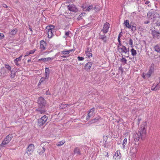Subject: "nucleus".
Masks as SVG:
<instances>
[{
    "label": "nucleus",
    "instance_id": "nucleus-1",
    "mask_svg": "<svg viewBox=\"0 0 160 160\" xmlns=\"http://www.w3.org/2000/svg\"><path fill=\"white\" fill-rule=\"evenodd\" d=\"M147 126V125L146 121H144L142 122L140 126L139 132L140 134V137H141V138L145 137L146 135Z\"/></svg>",
    "mask_w": 160,
    "mask_h": 160
},
{
    "label": "nucleus",
    "instance_id": "nucleus-2",
    "mask_svg": "<svg viewBox=\"0 0 160 160\" xmlns=\"http://www.w3.org/2000/svg\"><path fill=\"white\" fill-rule=\"evenodd\" d=\"M55 26L53 25H49L47 26L46 30L47 32L48 37L50 38L53 36L52 32L54 30Z\"/></svg>",
    "mask_w": 160,
    "mask_h": 160
},
{
    "label": "nucleus",
    "instance_id": "nucleus-3",
    "mask_svg": "<svg viewBox=\"0 0 160 160\" xmlns=\"http://www.w3.org/2000/svg\"><path fill=\"white\" fill-rule=\"evenodd\" d=\"M13 137L12 134H9L7 135L2 141L0 146L4 147L5 145L8 144L11 141Z\"/></svg>",
    "mask_w": 160,
    "mask_h": 160
},
{
    "label": "nucleus",
    "instance_id": "nucleus-4",
    "mask_svg": "<svg viewBox=\"0 0 160 160\" xmlns=\"http://www.w3.org/2000/svg\"><path fill=\"white\" fill-rule=\"evenodd\" d=\"M48 118V117L46 115H44L42 117L40 118L38 120V125L40 127L43 126L46 122Z\"/></svg>",
    "mask_w": 160,
    "mask_h": 160
},
{
    "label": "nucleus",
    "instance_id": "nucleus-5",
    "mask_svg": "<svg viewBox=\"0 0 160 160\" xmlns=\"http://www.w3.org/2000/svg\"><path fill=\"white\" fill-rule=\"evenodd\" d=\"M35 149L34 145L33 144H29L27 148L26 153L28 156L32 155Z\"/></svg>",
    "mask_w": 160,
    "mask_h": 160
},
{
    "label": "nucleus",
    "instance_id": "nucleus-6",
    "mask_svg": "<svg viewBox=\"0 0 160 160\" xmlns=\"http://www.w3.org/2000/svg\"><path fill=\"white\" fill-rule=\"evenodd\" d=\"M38 105L39 108H44L46 104L45 101L43 98L42 97H39L38 100Z\"/></svg>",
    "mask_w": 160,
    "mask_h": 160
},
{
    "label": "nucleus",
    "instance_id": "nucleus-7",
    "mask_svg": "<svg viewBox=\"0 0 160 160\" xmlns=\"http://www.w3.org/2000/svg\"><path fill=\"white\" fill-rule=\"evenodd\" d=\"M118 51L121 54L123 53H127L129 52V49L127 48L126 47L123 45L118 49Z\"/></svg>",
    "mask_w": 160,
    "mask_h": 160
},
{
    "label": "nucleus",
    "instance_id": "nucleus-8",
    "mask_svg": "<svg viewBox=\"0 0 160 160\" xmlns=\"http://www.w3.org/2000/svg\"><path fill=\"white\" fill-rule=\"evenodd\" d=\"M109 27L110 25L109 23L107 22L104 24L103 28L102 29L101 31L103 32V33H106L108 32Z\"/></svg>",
    "mask_w": 160,
    "mask_h": 160
},
{
    "label": "nucleus",
    "instance_id": "nucleus-9",
    "mask_svg": "<svg viewBox=\"0 0 160 160\" xmlns=\"http://www.w3.org/2000/svg\"><path fill=\"white\" fill-rule=\"evenodd\" d=\"M47 45V43L44 40H42L40 42V49L42 51L46 49Z\"/></svg>",
    "mask_w": 160,
    "mask_h": 160
},
{
    "label": "nucleus",
    "instance_id": "nucleus-10",
    "mask_svg": "<svg viewBox=\"0 0 160 160\" xmlns=\"http://www.w3.org/2000/svg\"><path fill=\"white\" fill-rule=\"evenodd\" d=\"M68 9L71 11L76 12L78 10L76 6L73 4L69 5L67 6Z\"/></svg>",
    "mask_w": 160,
    "mask_h": 160
},
{
    "label": "nucleus",
    "instance_id": "nucleus-11",
    "mask_svg": "<svg viewBox=\"0 0 160 160\" xmlns=\"http://www.w3.org/2000/svg\"><path fill=\"white\" fill-rule=\"evenodd\" d=\"M36 112L38 114H44L46 112V110L43 108H39L36 110Z\"/></svg>",
    "mask_w": 160,
    "mask_h": 160
},
{
    "label": "nucleus",
    "instance_id": "nucleus-12",
    "mask_svg": "<svg viewBox=\"0 0 160 160\" xmlns=\"http://www.w3.org/2000/svg\"><path fill=\"white\" fill-rule=\"evenodd\" d=\"M18 30L17 28H14L9 33L10 37H14L15 35L18 32Z\"/></svg>",
    "mask_w": 160,
    "mask_h": 160
},
{
    "label": "nucleus",
    "instance_id": "nucleus-13",
    "mask_svg": "<svg viewBox=\"0 0 160 160\" xmlns=\"http://www.w3.org/2000/svg\"><path fill=\"white\" fill-rule=\"evenodd\" d=\"M121 154L120 151L119 150L117 151L115 153L113 156V158L116 160H118L120 159L121 157Z\"/></svg>",
    "mask_w": 160,
    "mask_h": 160
},
{
    "label": "nucleus",
    "instance_id": "nucleus-14",
    "mask_svg": "<svg viewBox=\"0 0 160 160\" xmlns=\"http://www.w3.org/2000/svg\"><path fill=\"white\" fill-rule=\"evenodd\" d=\"M45 150V148L42 146H40L39 147L38 149V152L40 155H42L44 152Z\"/></svg>",
    "mask_w": 160,
    "mask_h": 160
},
{
    "label": "nucleus",
    "instance_id": "nucleus-15",
    "mask_svg": "<svg viewBox=\"0 0 160 160\" xmlns=\"http://www.w3.org/2000/svg\"><path fill=\"white\" fill-rule=\"evenodd\" d=\"M95 110L94 108L91 109L88 113V116L87 117V118L89 119L91 116H92L93 115L94 112Z\"/></svg>",
    "mask_w": 160,
    "mask_h": 160
},
{
    "label": "nucleus",
    "instance_id": "nucleus-16",
    "mask_svg": "<svg viewBox=\"0 0 160 160\" xmlns=\"http://www.w3.org/2000/svg\"><path fill=\"white\" fill-rule=\"evenodd\" d=\"M92 51L91 50H89L88 48L87 50L85 51V53L87 57L90 58V57H92V54L91 53Z\"/></svg>",
    "mask_w": 160,
    "mask_h": 160
},
{
    "label": "nucleus",
    "instance_id": "nucleus-17",
    "mask_svg": "<svg viewBox=\"0 0 160 160\" xmlns=\"http://www.w3.org/2000/svg\"><path fill=\"white\" fill-rule=\"evenodd\" d=\"M22 55H21L19 57L17 58L14 60V62L16 65L18 66L19 65L18 62L20 61L21 60Z\"/></svg>",
    "mask_w": 160,
    "mask_h": 160
},
{
    "label": "nucleus",
    "instance_id": "nucleus-18",
    "mask_svg": "<svg viewBox=\"0 0 160 160\" xmlns=\"http://www.w3.org/2000/svg\"><path fill=\"white\" fill-rule=\"evenodd\" d=\"M96 8V6H95L94 7L92 5H90L87 8H86L85 10L86 11H90L91 10L95 9Z\"/></svg>",
    "mask_w": 160,
    "mask_h": 160
},
{
    "label": "nucleus",
    "instance_id": "nucleus-19",
    "mask_svg": "<svg viewBox=\"0 0 160 160\" xmlns=\"http://www.w3.org/2000/svg\"><path fill=\"white\" fill-rule=\"evenodd\" d=\"M72 49H70L68 50L65 49L64 50L61 51V52L62 54L63 55H68L69 54L70 52H72Z\"/></svg>",
    "mask_w": 160,
    "mask_h": 160
},
{
    "label": "nucleus",
    "instance_id": "nucleus-20",
    "mask_svg": "<svg viewBox=\"0 0 160 160\" xmlns=\"http://www.w3.org/2000/svg\"><path fill=\"white\" fill-rule=\"evenodd\" d=\"M99 38L100 39L102 40L104 42H106L107 41V38L106 36L104 34V35H101L100 33Z\"/></svg>",
    "mask_w": 160,
    "mask_h": 160
},
{
    "label": "nucleus",
    "instance_id": "nucleus-21",
    "mask_svg": "<svg viewBox=\"0 0 160 160\" xmlns=\"http://www.w3.org/2000/svg\"><path fill=\"white\" fill-rule=\"evenodd\" d=\"M133 139L135 142H138L139 139V137L138 133H135L133 136Z\"/></svg>",
    "mask_w": 160,
    "mask_h": 160
},
{
    "label": "nucleus",
    "instance_id": "nucleus-22",
    "mask_svg": "<svg viewBox=\"0 0 160 160\" xmlns=\"http://www.w3.org/2000/svg\"><path fill=\"white\" fill-rule=\"evenodd\" d=\"M126 27L129 29L131 28V25L129 24V21L128 20H126L124 23Z\"/></svg>",
    "mask_w": 160,
    "mask_h": 160
},
{
    "label": "nucleus",
    "instance_id": "nucleus-23",
    "mask_svg": "<svg viewBox=\"0 0 160 160\" xmlns=\"http://www.w3.org/2000/svg\"><path fill=\"white\" fill-rule=\"evenodd\" d=\"M70 106V105L64 104L63 103H61L59 106V108L60 109H62L65 108L68 106Z\"/></svg>",
    "mask_w": 160,
    "mask_h": 160
},
{
    "label": "nucleus",
    "instance_id": "nucleus-24",
    "mask_svg": "<svg viewBox=\"0 0 160 160\" xmlns=\"http://www.w3.org/2000/svg\"><path fill=\"white\" fill-rule=\"evenodd\" d=\"M74 154H76L77 155H80V151L79 148L77 147L75 148L74 151Z\"/></svg>",
    "mask_w": 160,
    "mask_h": 160
},
{
    "label": "nucleus",
    "instance_id": "nucleus-25",
    "mask_svg": "<svg viewBox=\"0 0 160 160\" xmlns=\"http://www.w3.org/2000/svg\"><path fill=\"white\" fill-rule=\"evenodd\" d=\"M54 58V57H48L44 58V62H46L52 61Z\"/></svg>",
    "mask_w": 160,
    "mask_h": 160
},
{
    "label": "nucleus",
    "instance_id": "nucleus-26",
    "mask_svg": "<svg viewBox=\"0 0 160 160\" xmlns=\"http://www.w3.org/2000/svg\"><path fill=\"white\" fill-rule=\"evenodd\" d=\"M45 76H46L47 78H48L50 74V70L49 68H46L45 70Z\"/></svg>",
    "mask_w": 160,
    "mask_h": 160
},
{
    "label": "nucleus",
    "instance_id": "nucleus-27",
    "mask_svg": "<svg viewBox=\"0 0 160 160\" xmlns=\"http://www.w3.org/2000/svg\"><path fill=\"white\" fill-rule=\"evenodd\" d=\"M127 143V138H125L124 139L123 142H122V148H125L126 147V145Z\"/></svg>",
    "mask_w": 160,
    "mask_h": 160
},
{
    "label": "nucleus",
    "instance_id": "nucleus-28",
    "mask_svg": "<svg viewBox=\"0 0 160 160\" xmlns=\"http://www.w3.org/2000/svg\"><path fill=\"white\" fill-rule=\"evenodd\" d=\"M154 50L157 52L160 53V47L158 45H156L154 48Z\"/></svg>",
    "mask_w": 160,
    "mask_h": 160
},
{
    "label": "nucleus",
    "instance_id": "nucleus-29",
    "mask_svg": "<svg viewBox=\"0 0 160 160\" xmlns=\"http://www.w3.org/2000/svg\"><path fill=\"white\" fill-rule=\"evenodd\" d=\"M131 52L132 55L133 56H135L137 54L136 51L133 48H132L131 49Z\"/></svg>",
    "mask_w": 160,
    "mask_h": 160
},
{
    "label": "nucleus",
    "instance_id": "nucleus-30",
    "mask_svg": "<svg viewBox=\"0 0 160 160\" xmlns=\"http://www.w3.org/2000/svg\"><path fill=\"white\" fill-rule=\"evenodd\" d=\"M92 63L91 62H88L86 64V66L89 69H90L92 66Z\"/></svg>",
    "mask_w": 160,
    "mask_h": 160
},
{
    "label": "nucleus",
    "instance_id": "nucleus-31",
    "mask_svg": "<svg viewBox=\"0 0 160 160\" xmlns=\"http://www.w3.org/2000/svg\"><path fill=\"white\" fill-rule=\"evenodd\" d=\"M121 61L122 62L123 65H125L127 63V60L124 58L122 57V58L121 59Z\"/></svg>",
    "mask_w": 160,
    "mask_h": 160
},
{
    "label": "nucleus",
    "instance_id": "nucleus-32",
    "mask_svg": "<svg viewBox=\"0 0 160 160\" xmlns=\"http://www.w3.org/2000/svg\"><path fill=\"white\" fill-rule=\"evenodd\" d=\"M65 142V141H61L58 142L57 144L56 145L58 146H61Z\"/></svg>",
    "mask_w": 160,
    "mask_h": 160
},
{
    "label": "nucleus",
    "instance_id": "nucleus-33",
    "mask_svg": "<svg viewBox=\"0 0 160 160\" xmlns=\"http://www.w3.org/2000/svg\"><path fill=\"white\" fill-rule=\"evenodd\" d=\"M154 68V64L153 63H152L150 67L149 70L150 71H152L153 72Z\"/></svg>",
    "mask_w": 160,
    "mask_h": 160
},
{
    "label": "nucleus",
    "instance_id": "nucleus-34",
    "mask_svg": "<svg viewBox=\"0 0 160 160\" xmlns=\"http://www.w3.org/2000/svg\"><path fill=\"white\" fill-rule=\"evenodd\" d=\"M153 72V71H150V70H149L147 73L146 74V76L148 78L150 77Z\"/></svg>",
    "mask_w": 160,
    "mask_h": 160
},
{
    "label": "nucleus",
    "instance_id": "nucleus-35",
    "mask_svg": "<svg viewBox=\"0 0 160 160\" xmlns=\"http://www.w3.org/2000/svg\"><path fill=\"white\" fill-rule=\"evenodd\" d=\"M136 24H134L132 27L131 30L132 31H135L136 30Z\"/></svg>",
    "mask_w": 160,
    "mask_h": 160
},
{
    "label": "nucleus",
    "instance_id": "nucleus-36",
    "mask_svg": "<svg viewBox=\"0 0 160 160\" xmlns=\"http://www.w3.org/2000/svg\"><path fill=\"white\" fill-rule=\"evenodd\" d=\"M129 44L131 46V47L132 48L133 46V41L131 38H130L128 41Z\"/></svg>",
    "mask_w": 160,
    "mask_h": 160
},
{
    "label": "nucleus",
    "instance_id": "nucleus-37",
    "mask_svg": "<svg viewBox=\"0 0 160 160\" xmlns=\"http://www.w3.org/2000/svg\"><path fill=\"white\" fill-rule=\"evenodd\" d=\"M11 77L12 78H13L15 76V72H14L11 71Z\"/></svg>",
    "mask_w": 160,
    "mask_h": 160
},
{
    "label": "nucleus",
    "instance_id": "nucleus-38",
    "mask_svg": "<svg viewBox=\"0 0 160 160\" xmlns=\"http://www.w3.org/2000/svg\"><path fill=\"white\" fill-rule=\"evenodd\" d=\"M48 78H47L46 77V76H45V77H42L40 80V81H39V82H43L45 79H48Z\"/></svg>",
    "mask_w": 160,
    "mask_h": 160
},
{
    "label": "nucleus",
    "instance_id": "nucleus-39",
    "mask_svg": "<svg viewBox=\"0 0 160 160\" xmlns=\"http://www.w3.org/2000/svg\"><path fill=\"white\" fill-rule=\"evenodd\" d=\"M5 67L8 70H10V71L11 70V67L9 65H8V64L5 65Z\"/></svg>",
    "mask_w": 160,
    "mask_h": 160
},
{
    "label": "nucleus",
    "instance_id": "nucleus-40",
    "mask_svg": "<svg viewBox=\"0 0 160 160\" xmlns=\"http://www.w3.org/2000/svg\"><path fill=\"white\" fill-rule=\"evenodd\" d=\"M118 42H119V43H118V46H117L118 49L120 47H121V46H123V45H122V44L121 43V42L120 41H118Z\"/></svg>",
    "mask_w": 160,
    "mask_h": 160
},
{
    "label": "nucleus",
    "instance_id": "nucleus-41",
    "mask_svg": "<svg viewBox=\"0 0 160 160\" xmlns=\"http://www.w3.org/2000/svg\"><path fill=\"white\" fill-rule=\"evenodd\" d=\"M78 60L79 61H83L84 60V58L82 57H81L80 56H78Z\"/></svg>",
    "mask_w": 160,
    "mask_h": 160
},
{
    "label": "nucleus",
    "instance_id": "nucleus-42",
    "mask_svg": "<svg viewBox=\"0 0 160 160\" xmlns=\"http://www.w3.org/2000/svg\"><path fill=\"white\" fill-rule=\"evenodd\" d=\"M36 51V50L35 49H34L32 50H31L30 51H29V52H30V54H31L34 53Z\"/></svg>",
    "mask_w": 160,
    "mask_h": 160
},
{
    "label": "nucleus",
    "instance_id": "nucleus-43",
    "mask_svg": "<svg viewBox=\"0 0 160 160\" xmlns=\"http://www.w3.org/2000/svg\"><path fill=\"white\" fill-rule=\"evenodd\" d=\"M151 89L152 91H156L157 90V87L156 86L155 87H153V86H152L151 88Z\"/></svg>",
    "mask_w": 160,
    "mask_h": 160
},
{
    "label": "nucleus",
    "instance_id": "nucleus-44",
    "mask_svg": "<svg viewBox=\"0 0 160 160\" xmlns=\"http://www.w3.org/2000/svg\"><path fill=\"white\" fill-rule=\"evenodd\" d=\"M156 87H157V90L159 89L160 88V84L159 83L157 84V85L156 86Z\"/></svg>",
    "mask_w": 160,
    "mask_h": 160
},
{
    "label": "nucleus",
    "instance_id": "nucleus-45",
    "mask_svg": "<svg viewBox=\"0 0 160 160\" xmlns=\"http://www.w3.org/2000/svg\"><path fill=\"white\" fill-rule=\"evenodd\" d=\"M150 2L149 1H147L145 2V4L147 5L148 6H150Z\"/></svg>",
    "mask_w": 160,
    "mask_h": 160
},
{
    "label": "nucleus",
    "instance_id": "nucleus-46",
    "mask_svg": "<svg viewBox=\"0 0 160 160\" xmlns=\"http://www.w3.org/2000/svg\"><path fill=\"white\" fill-rule=\"evenodd\" d=\"M4 37V34L2 33H0V37L1 39Z\"/></svg>",
    "mask_w": 160,
    "mask_h": 160
},
{
    "label": "nucleus",
    "instance_id": "nucleus-47",
    "mask_svg": "<svg viewBox=\"0 0 160 160\" xmlns=\"http://www.w3.org/2000/svg\"><path fill=\"white\" fill-rule=\"evenodd\" d=\"M98 120H99V119H96V118H94L93 120H92V122L94 123V122H96Z\"/></svg>",
    "mask_w": 160,
    "mask_h": 160
},
{
    "label": "nucleus",
    "instance_id": "nucleus-48",
    "mask_svg": "<svg viewBox=\"0 0 160 160\" xmlns=\"http://www.w3.org/2000/svg\"><path fill=\"white\" fill-rule=\"evenodd\" d=\"M30 54V52H27L26 53V54L25 55V57H26V56H28V55H29Z\"/></svg>",
    "mask_w": 160,
    "mask_h": 160
},
{
    "label": "nucleus",
    "instance_id": "nucleus-49",
    "mask_svg": "<svg viewBox=\"0 0 160 160\" xmlns=\"http://www.w3.org/2000/svg\"><path fill=\"white\" fill-rule=\"evenodd\" d=\"M120 37H121V36L120 35V34H119L118 37V41H120Z\"/></svg>",
    "mask_w": 160,
    "mask_h": 160
},
{
    "label": "nucleus",
    "instance_id": "nucleus-50",
    "mask_svg": "<svg viewBox=\"0 0 160 160\" xmlns=\"http://www.w3.org/2000/svg\"><path fill=\"white\" fill-rule=\"evenodd\" d=\"M95 10V11L96 12L99 11L100 10V9L99 8H98L96 6V9H94Z\"/></svg>",
    "mask_w": 160,
    "mask_h": 160
},
{
    "label": "nucleus",
    "instance_id": "nucleus-51",
    "mask_svg": "<svg viewBox=\"0 0 160 160\" xmlns=\"http://www.w3.org/2000/svg\"><path fill=\"white\" fill-rule=\"evenodd\" d=\"M69 34V32H67L65 33V35L67 36H68Z\"/></svg>",
    "mask_w": 160,
    "mask_h": 160
},
{
    "label": "nucleus",
    "instance_id": "nucleus-52",
    "mask_svg": "<svg viewBox=\"0 0 160 160\" xmlns=\"http://www.w3.org/2000/svg\"><path fill=\"white\" fill-rule=\"evenodd\" d=\"M44 58H41L39 59L38 60V61H40L42 60L43 61V62H44Z\"/></svg>",
    "mask_w": 160,
    "mask_h": 160
},
{
    "label": "nucleus",
    "instance_id": "nucleus-53",
    "mask_svg": "<svg viewBox=\"0 0 160 160\" xmlns=\"http://www.w3.org/2000/svg\"><path fill=\"white\" fill-rule=\"evenodd\" d=\"M103 146L104 147H106V143H104L103 145Z\"/></svg>",
    "mask_w": 160,
    "mask_h": 160
},
{
    "label": "nucleus",
    "instance_id": "nucleus-54",
    "mask_svg": "<svg viewBox=\"0 0 160 160\" xmlns=\"http://www.w3.org/2000/svg\"><path fill=\"white\" fill-rule=\"evenodd\" d=\"M82 8L84 9H85L86 8L84 7V5H83L82 6Z\"/></svg>",
    "mask_w": 160,
    "mask_h": 160
},
{
    "label": "nucleus",
    "instance_id": "nucleus-55",
    "mask_svg": "<svg viewBox=\"0 0 160 160\" xmlns=\"http://www.w3.org/2000/svg\"><path fill=\"white\" fill-rule=\"evenodd\" d=\"M61 57L63 58H65L66 57V56H61Z\"/></svg>",
    "mask_w": 160,
    "mask_h": 160
},
{
    "label": "nucleus",
    "instance_id": "nucleus-56",
    "mask_svg": "<svg viewBox=\"0 0 160 160\" xmlns=\"http://www.w3.org/2000/svg\"><path fill=\"white\" fill-rule=\"evenodd\" d=\"M106 156L107 157H108V153L107 152V155H106Z\"/></svg>",
    "mask_w": 160,
    "mask_h": 160
},
{
    "label": "nucleus",
    "instance_id": "nucleus-57",
    "mask_svg": "<svg viewBox=\"0 0 160 160\" xmlns=\"http://www.w3.org/2000/svg\"><path fill=\"white\" fill-rule=\"evenodd\" d=\"M4 7L6 8H7L8 7L6 4H5V6H4Z\"/></svg>",
    "mask_w": 160,
    "mask_h": 160
},
{
    "label": "nucleus",
    "instance_id": "nucleus-58",
    "mask_svg": "<svg viewBox=\"0 0 160 160\" xmlns=\"http://www.w3.org/2000/svg\"><path fill=\"white\" fill-rule=\"evenodd\" d=\"M159 15L160 16V13H159Z\"/></svg>",
    "mask_w": 160,
    "mask_h": 160
},
{
    "label": "nucleus",
    "instance_id": "nucleus-59",
    "mask_svg": "<svg viewBox=\"0 0 160 160\" xmlns=\"http://www.w3.org/2000/svg\"><path fill=\"white\" fill-rule=\"evenodd\" d=\"M1 39V38L0 37V39Z\"/></svg>",
    "mask_w": 160,
    "mask_h": 160
}]
</instances>
